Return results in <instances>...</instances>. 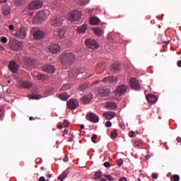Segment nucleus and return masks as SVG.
<instances>
[{"label": "nucleus", "instance_id": "f257e3e1", "mask_svg": "<svg viewBox=\"0 0 181 181\" xmlns=\"http://www.w3.org/2000/svg\"><path fill=\"white\" fill-rule=\"evenodd\" d=\"M76 60V55L71 52H64L61 57L62 64H71Z\"/></svg>", "mask_w": 181, "mask_h": 181}, {"label": "nucleus", "instance_id": "f03ea898", "mask_svg": "<svg viewBox=\"0 0 181 181\" xmlns=\"http://www.w3.org/2000/svg\"><path fill=\"white\" fill-rule=\"evenodd\" d=\"M43 6V3L40 0H36L31 3L28 7H26L24 10H23V13L24 15H28L30 11L33 9H40Z\"/></svg>", "mask_w": 181, "mask_h": 181}, {"label": "nucleus", "instance_id": "7ed1b4c3", "mask_svg": "<svg viewBox=\"0 0 181 181\" xmlns=\"http://www.w3.org/2000/svg\"><path fill=\"white\" fill-rule=\"evenodd\" d=\"M81 16V11H73L68 13L69 20L71 21V22H74L75 23H80Z\"/></svg>", "mask_w": 181, "mask_h": 181}, {"label": "nucleus", "instance_id": "20e7f679", "mask_svg": "<svg viewBox=\"0 0 181 181\" xmlns=\"http://www.w3.org/2000/svg\"><path fill=\"white\" fill-rule=\"evenodd\" d=\"M49 24L54 28H58L63 24V19H62V17L54 16L50 18Z\"/></svg>", "mask_w": 181, "mask_h": 181}, {"label": "nucleus", "instance_id": "39448f33", "mask_svg": "<svg viewBox=\"0 0 181 181\" xmlns=\"http://www.w3.org/2000/svg\"><path fill=\"white\" fill-rule=\"evenodd\" d=\"M31 33L33 34L35 40H40V39H43V37L46 36V33H45L43 30H37L35 31V29L33 28L31 30Z\"/></svg>", "mask_w": 181, "mask_h": 181}, {"label": "nucleus", "instance_id": "423d86ee", "mask_svg": "<svg viewBox=\"0 0 181 181\" xmlns=\"http://www.w3.org/2000/svg\"><path fill=\"white\" fill-rule=\"evenodd\" d=\"M46 19V13L43 11H38L36 16L34 17L33 21L35 23H41Z\"/></svg>", "mask_w": 181, "mask_h": 181}, {"label": "nucleus", "instance_id": "0eeeda50", "mask_svg": "<svg viewBox=\"0 0 181 181\" xmlns=\"http://www.w3.org/2000/svg\"><path fill=\"white\" fill-rule=\"evenodd\" d=\"M85 45H86L87 47L89 49H92V50H95V49H98V43L95 40L88 39L85 42Z\"/></svg>", "mask_w": 181, "mask_h": 181}, {"label": "nucleus", "instance_id": "6e6552de", "mask_svg": "<svg viewBox=\"0 0 181 181\" xmlns=\"http://www.w3.org/2000/svg\"><path fill=\"white\" fill-rule=\"evenodd\" d=\"M27 33L26 28H21L16 32V37H18V39H25Z\"/></svg>", "mask_w": 181, "mask_h": 181}, {"label": "nucleus", "instance_id": "1a4fd4ad", "mask_svg": "<svg viewBox=\"0 0 181 181\" xmlns=\"http://www.w3.org/2000/svg\"><path fill=\"white\" fill-rule=\"evenodd\" d=\"M127 88H128V87L127 86H125L124 84L120 85V86H117V88L115 90V94H116V95H122V94H124V93H126Z\"/></svg>", "mask_w": 181, "mask_h": 181}, {"label": "nucleus", "instance_id": "9d476101", "mask_svg": "<svg viewBox=\"0 0 181 181\" xmlns=\"http://www.w3.org/2000/svg\"><path fill=\"white\" fill-rule=\"evenodd\" d=\"M8 69L10 71L13 72V74L18 73V70H19V65L16 64V62L11 61L9 63Z\"/></svg>", "mask_w": 181, "mask_h": 181}, {"label": "nucleus", "instance_id": "9b49d317", "mask_svg": "<svg viewBox=\"0 0 181 181\" xmlns=\"http://www.w3.org/2000/svg\"><path fill=\"white\" fill-rule=\"evenodd\" d=\"M67 106L69 110H76L78 107V101L76 99H70L67 102Z\"/></svg>", "mask_w": 181, "mask_h": 181}, {"label": "nucleus", "instance_id": "f8f14e48", "mask_svg": "<svg viewBox=\"0 0 181 181\" xmlns=\"http://www.w3.org/2000/svg\"><path fill=\"white\" fill-rule=\"evenodd\" d=\"M130 86L133 90H139L141 86L139 85V82L135 78H132L130 79Z\"/></svg>", "mask_w": 181, "mask_h": 181}, {"label": "nucleus", "instance_id": "ddd939ff", "mask_svg": "<svg viewBox=\"0 0 181 181\" xmlns=\"http://www.w3.org/2000/svg\"><path fill=\"white\" fill-rule=\"evenodd\" d=\"M103 116L104 118H105L106 119H112V118H115V117H117V113H115V112H105L103 114Z\"/></svg>", "mask_w": 181, "mask_h": 181}, {"label": "nucleus", "instance_id": "4468645a", "mask_svg": "<svg viewBox=\"0 0 181 181\" xmlns=\"http://www.w3.org/2000/svg\"><path fill=\"white\" fill-rule=\"evenodd\" d=\"M146 98L150 104H155L158 101V97L155 95L148 94L146 96Z\"/></svg>", "mask_w": 181, "mask_h": 181}, {"label": "nucleus", "instance_id": "2eb2a0df", "mask_svg": "<svg viewBox=\"0 0 181 181\" xmlns=\"http://www.w3.org/2000/svg\"><path fill=\"white\" fill-rule=\"evenodd\" d=\"M42 69L44 71H46L47 73H51V74L54 73V71H56L54 66H52V65H45L42 67Z\"/></svg>", "mask_w": 181, "mask_h": 181}, {"label": "nucleus", "instance_id": "dca6fc26", "mask_svg": "<svg viewBox=\"0 0 181 181\" xmlns=\"http://www.w3.org/2000/svg\"><path fill=\"white\" fill-rule=\"evenodd\" d=\"M99 94L101 97H105L110 94V89L107 88V87L100 88L99 89Z\"/></svg>", "mask_w": 181, "mask_h": 181}, {"label": "nucleus", "instance_id": "f3484780", "mask_svg": "<svg viewBox=\"0 0 181 181\" xmlns=\"http://www.w3.org/2000/svg\"><path fill=\"white\" fill-rule=\"evenodd\" d=\"M49 52L52 54L57 53L59 50H60V46H59L57 44H52L49 47Z\"/></svg>", "mask_w": 181, "mask_h": 181}, {"label": "nucleus", "instance_id": "a211bd4d", "mask_svg": "<svg viewBox=\"0 0 181 181\" xmlns=\"http://www.w3.org/2000/svg\"><path fill=\"white\" fill-rule=\"evenodd\" d=\"M86 117L88 118L90 122H98L99 121L98 117L93 113H89Z\"/></svg>", "mask_w": 181, "mask_h": 181}, {"label": "nucleus", "instance_id": "6ab92c4d", "mask_svg": "<svg viewBox=\"0 0 181 181\" xmlns=\"http://www.w3.org/2000/svg\"><path fill=\"white\" fill-rule=\"evenodd\" d=\"M64 33H66V31L64 30V29L62 28L58 30L57 31L54 32V36H57L58 37H59V39H63Z\"/></svg>", "mask_w": 181, "mask_h": 181}, {"label": "nucleus", "instance_id": "aec40b11", "mask_svg": "<svg viewBox=\"0 0 181 181\" xmlns=\"http://www.w3.org/2000/svg\"><path fill=\"white\" fill-rule=\"evenodd\" d=\"M92 99H93V94L89 93L86 95H84L82 98V101L83 104H88V103H90V101H91Z\"/></svg>", "mask_w": 181, "mask_h": 181}, {"label": "nucleus", "instance_id": "412c9836", "mask_svg": "<svg viewBox=\"0 0 181 181\" xmlns=\"http://www.w3.org/2000/svg\"><path fill=\"white\" fill-rule=\"evenodd\" d=\"M105 108L107 110H115L117 108V104L112 101L107 102Z\"/></svg>", "mask_w": 181, "mask_h": 181}, {"label": "nucleus", "instance_id": "4be33fe9", "mask_svg": "<svg viewBox=\"0 0 181 181\" xmlns=\"http://www.w3.org/2000/svg\"><path fill=\"white\" fill-rule=\"evenodd\" d=\"M86 30H87V24H83L77 28V33H79V35H84Z\"/></svg>", "mask_w": 181, "mask_h": 181}, {"label": "nucleus", "instance_id": "5701e85b", "mask_svg": "<svg viewBox=\"0 0 181 181\" xmlns=\"http://www.w3.org/2000/svg\"><path fill=\"white\" fill-rule=\"evenodd\" d=\"M26 64L27 66H28L29 67L33 68L35 67L36 66V59L31 58V59H28L26 61Z\"/></svg>", "mask_w": 181, "mask_h": 181}, {"label": "nucleus", "instance_id": "b1692460", "mask_svg": "<svg viewBox=\"0 0 181 181\" xmlns=\"http://www.w3.org/2000/svg\"><path fill=\"white\" fill-rule=\"evenodd\" d=\"M19 86L23 88H30V87H32V83L27 81H20Z\"/></svg>", "mask_w": 181, "mask_h": 181}, {"label": "nucleus", "instance_id": "393cba45", "mask_svg": "<svg viewBox=\"0 0 181 181\" xmlns=\"http://www.w3.org/2000/svg\"><path fill=\"white\" fill-rule=\"evenodd\" d=\"M2 13L4 16H8L11 13V8L8 6H4L2 9Z\"/></svg>", "mask_w": 181, "mask_h": 181}, {"label": "nucleus", "instance_id": "a878e982", "mask_svg": "<svg viewBox=\"0 0 181 181\" xmlns=\"http://www.w3.org/2000/svg\"><path fill=\"white\" fill-rule=\"evenodd\" d=\"M100 19L96 16H93L90 18V25H98L100 23Z\"/></svg>", "mask_w": 181, "mask_h": 181}, {"label": "nucleus", "instance_id": "bb28decb", "mask_svg": "<svg viewBox=\"0 0 181 181\" xmlns=\"http://www.w3.org/2000/svg\"><path fill=\"white\" fill-rule=\"evenodd\" d=\"M69 175V173L67 171H64L62 174L58 177L59 180L63 181L67 176Z\"/></svg>", "mask_w": 181, "mask_h": 181}, {"label": "nucleus", "instance_id": "cd10ccee", "mask_svg": "<svg viewBox=\"0 0 181 181\" xmlns=\"http://www.w3.org/2000/svg\"><path fill=\"white\" fill-rule=\"evenodd\" d=\"M59 98H60V100H62V101H67V100H69V95H67V93H64L59 95Z\"/></svg>", "mask_w": 181, "mask_h": 181}, {"label": "nucleus", "instance_id": "c85d7f7f", "mask_svg": "<svg viewBox=\"0 0 181 181\" xmlns=\"http://www.w3.org/2000/svg\"><path fill=\"white\" fill-rule=\"evenodd\" d=\"M93 32L98 36H101V35H103V30H101L100 28H93Z\"/></svg>", "mask_w": 181, "mask_h": 181}, {"label": "nucleus", "instance_id": "c756f323", "mask_svg": "<svg viewBox=\"0 0 181 181\" xmlns=\"http://www.w3.org/2000/svg\"><path fill=\"white\" fill-rule=\"evenodd\" d=\"M144 144V141L141 140V139H136L134 141V146H136L137 148L141 146Z\"/></svg>", "mask_w": 181, "mask_h": 181}, {"label": "nucleus", "instance_id": "7c9ffc66", "mask_svg": "<svg viewBox=\"0 0 181 181\" xmlns=\"http://www.w3.org/2000/svg\"><path fill=\"white\" fill-rule=\"evenodd\" d=\"M81 70H83V69H81L80 71L79 70H77V69H74L73 71H72V76L74 77H77L78 76V74L83 73V71H81Z\"/></svg>", "mask_w": 181, "mask_h": 181}, {"label": "nucleus", "instance_id": "2f4dec72", "mask_svg": "<svg viewBox=\"0 0 181 181\" xmlns=\"http://www.w3.org/2000/svg\"><path fill=\"white\" fill-rule=\"evenodd\" d=\"M111 70H113V71H118L119 70V64H114L111 67Z\"/></svg>", "mask_w": 181, "mask_h": 181}, {"label": "nucleus", "instance_id": "473e14b6", "mask_svg": "<svg viewBox=\"0 0 181 181\" xmlns=\"http://www.w3.org/2000/svg\"><path fill=\"white\" fill-rule=\"evenodd\" d=\"M170 180L171 181H179V180H180V177H179L178 175H174L170 177Z\"/></svg>", "mask_w": 181, "mask_h": 181}, {"label": "nucleus", "instance_id": "72a5a7b5", "mask_svg": "<svg viewBox=\"0 0 181 181\" xmlns=\"http://www.w3.org/2000/svg\"><path fill=\"white\" fill-rule=\"evenodd\" d=\"M23 46V45H22V42H16L15 47H16V50H21V49H22Z\"/></svg>", "mask_w": 181, "mask_h": 181}, {"label": "nucleus", "instance_id": "f704fd0d", "mask_svg": "<svg viewBox=\"0 0 181 181\" xmlns=\"http://www.w3.org/2000/svg\"><path fill=\"white\" fill-rule=\"evenodd\" d=\"M115 81V78L114 77H109V78H104V79L103 80V81L104 82H112Z\"/></svg>", "mask_w": 181, "mask_h": 181}, {"label": "nucleus", "instance_id": "c9c22d12", "mask_svg": "<svg viewBox=\"0 0 181 181\" xmlns=\"http://www.w3.org/2000/svg\"><path fill=\"white\" fill-rule=\"evenodd\" d=\"M87 87H88V85H87L86 83H83V85H81L79 86V90L81 91H84V90H87Z\"/></svg>", "mask_w": 181, "mask_h": 181}, {"label": "nucleus", "instance_id": "e433bc0d", "mask_svg": "<svg viewBox=\"0 0 181 181\" xmlns=\"http://www.w3.org/2000/svg\"><path fill=\"white\" fill-rule=\"evenodd\" d=\"M5 115V110L4 108L0 107V121H2V118H4Z\"/></svg>", "mask_w": 181, "mask_h": 181}, {"label": "nucleus", "instance_id": "4c0bfd02", "mask_svg": "<svg viewBox=\"0 0 181 181\" xmlns=\"http://www.w3.org/2000/svg\"><path fill=\"white\" fill-rule=\"evenodd\" d=\"M103 177V173L102 172H98L95 174V179L97 180V179H101Z\"/></svg>", "mask_w": 181, "mask_h": 181}, {"label": "nucleus", "instance_id": "58836bf2", "mask_svg": "<svg viewBox=\"0 0 181 181\" xmlns=\"http://www.w3.org/2000/svg\"><path fill=\"white\" fill-rule=\"evenodd\" d=\"M118 136V134L117 133V130H113L111 132V137L113 138V139H115V138Z\"/></svg>", "mask_w": 181, "mask_h": 181}, {"label": "nucleus", "instance_id": "ea45409f", "mask_svg": "<svg viewBox=\"0 0 181 181\" xmlns=\"http://www.w3.org/2000/svg\"><path fill=\"white\" fill-rule=\"evenodd\" d=\"M129 136L130 138H135V136H136V132H134V131H130V132H129Z\"/></svg>", "mask_w": 181, "mask_h": 181}, {"label": "nucleus", "instance_id": "a19ab883", "mask_svg": "<svg viewBox=\"0 0 181 181\" xmlns=\"http://www.w3.org/2000/svg\"><path fill=\"white\" fill-rule=\"evenodd\" d=\"M104 177H105L106 179H107V180L109 181H112L114 180V177H112V176L110 175H103Z\"/></svg>", "mask_w": 181, "mask_h": 181}, {"label": "nucleus", "instance_id": "79ce46f5", "mask_svg": "<svg viewBox=\"0 0 181 181\" xmlns=\"http://www.w3.org/2000/svg\"><path fill=\"white\" fill-rule=\"evenodd\" d=\"M116 163L118 166H121V165H122L124 163V160H122V158H120V159L116 160Z\"/></svg>", "mask_w": 181, "mask_h": 181}, {"label": "nucleus", "instance_id": "37998d69", "mask_svg": "<svg viewBox=\"0 0 181 181\" xmlns=\"http://www.w3.org/2000/svg\"><path fill=\"white\" fill-rule=\"evenodd\" d=\"M40 98V95L35 94L32 95L33 100H39Z\"/></svg>", "mask_w": 181, "mask_h": 181}, {"label": "nucleus", "instance_id": "c03bdc74", "mask_svg": "<svg viewBox=\"0 0 181 181\" xmlns=\"http://www.w3.org/2000/svg\"><path fill=\"white\" fill-rule=\"evenodd\" d=\"M95 139H97V134H93L91 141L92 142H93V144H97V142L95 141Z\"/></svg>", "mask_w": 181, "mask_h": 181}, {"label": "nucleus", "instance_id": "a18cd8bd", "mask_svg": "<svg viewBox=\"0 0 181 181\" xmlns=\"http://www.w3.org/2000/svg\"><path fill=\"white\" fill-rule=\"evenodd\" d=\"M105 127L106 128H110V127H112V123H111L110 121H107L105 123Z\"/></svg>", "mask_w": 181, "mask_h": 181}, {"label": "nucleus", "instance_id": "49530a36", "mask_svg": "<svg viewBox=\"0 0 181 181\" xmlns=\"http://www.w3.org/2000/svg\"><path fill=\"white\" fill-rule=\"evenodd\" d=\"M1 43H6L8 42V38L6 37H2L1 40Z\"/></svg>", "mask_w": 181, "mask_h": 181}, {"label": "nucleus", "instance_id": "de8ad7c7", "mask_svg": "<svg viewBox=\"0 0 181 181\" xmlns=\"http://www.w3.org/2000/svg\"><path fill=\"white\" fill-rule=\"evenodd\" d=\"M103 166H105V168H111V164H110V162H105Z\"/></svg>", "mask_w": 181, "mask_h": 181}, {"label": "nucleus", "instance_id": "09e8293b", "mask_svg": "<svg viewBox=\"0 0 181 181\" xmlns=\"http://www.w3.org/2000/svg\"><path fill=\"white\" fill-rule=\"evenodd\" d=\"M158 173H153L152 174L153 179H158Z\"/></svg>", "mask_w": 181, "mask_h": 181}, {"label": "nucleus", "instance_id": "8fccbe9b", "mask_svg": "<svg viewBox=\"0 0 181 181\" xmlns=\"http://www.w3.org/2000/svg\"><path fill=\"white\" fill-rule=\"evenodd\" d=\"M69 122L67 120H64V127H68L69 126Z\"/></svg>", "mask_w": 181, "mask_h": 181}, {"label": "nucleus", "instance_id": "3c124183", "mask_svg": "<svg viewBox=\"0 0 181 181\" xmlns=\"http://www.w3.org/2000/svg\"><path fill=\"white\" fill-rule=\"evenodd\" d=\"M25 0H18V5H23Z\"/></svg>", "mask_w": 181, "mask_h": 181}, {"label": "nucleus", "instance_id": "603ef678", "mask_svg": "<svg viewBox=\"0 0 181 181\" xmlns=\"http://www.w3.org/2000/svg\"><path fill=\"white\" fill-rule=\"evenodd\" d=\"M39 181H46V179L45 178V177H40L39 178Z\"/></svg>", "mask_w": 181, "mask_h": 181}, {"label": "nucleus", "instance_id": "864d4df0", "mask_svg": "<svg viewBox=\"0 0 181 181\" xmlns=\"http://www.w3.org/2000/svg\"><path fill=\"white\" fill-rule=\"evenodd\" d=\"M119 181H127V177H122L119 180Z\"/></svg>", "mask_w": 181, "mask_h": 181}, {"label": "nucleus", "instance_id": "5fc2aeb1", "mask_svg": "<svg viewBox=\"0 0 181 181\" xmlns=\"http://www.w3.org/2000/svg\"><path fill=\"white\" fill-rule=\"evenodd\" d=\"M178 67H181V60H179L177 63Z\"/></svg>", "mask_w": 181, "mask_h": 181}, {"label": "nucleus", "instance_id": "6e6d98bb", "mask_svg": "<svg viewBox=\"0 0 181 181\" xmlns=\"http://www.w3.org/2000/svg\"><path fill=\"white\" fill-rule=\"evenodd\" d=\"M8 28L10 30H13V25H10Z\"/></svg>", "mask_w": 181, "mask_h": 181}, {"label": "nucleus", "instance_id": "4d7b16f0", "mask_svg": "<svg viewBox=\"0 0 181 181\" xmlns=\"http://www.w3.org/2000/svg\"><path fill=\"white\" fill-rule=\"evenodd\" d=\"M6 2H8V0L0 1V4H6Z\"/></svg>", "mask_w": 181, "mask_h": 181}, {"label": "nucleus", "instance_id": "13d9d810", "mask_svg": "<svg viewBox=\"0 0 181 181\" xmlns=\"http://www.w3.org/2000/svg\"><path fill=\"white\" fill-rule=\"evenodd\" d=\"M46 177H48V179H50V177H52V175L46 174Z\"/></svg>", "mask_w": 181, "mask_h": 181}, {"label": "nucleus", "instance_id": "bf43d9fd", "mask_svg": "<svg viewBox=\"0 0 181 181\" xmlns=\"http://www.w3.org/2000/svg\"><path fill=\"white\" fill-rule=\"evenodd\" d=\"M58 128H59V129H62V128H63V124H59V125L58 126Z\"/></svg>", "mask_w": 181, "mask_h": 181}, {"label": "nucleus", "instance_id": "052dcab7", "mask_svg": "<svg viewBox=\"0 0 181 181\" xmlns=\"http://www.w3.org/2000/svg\"><path fill=\"white\" fill-rule=\"evenodd\" d=\"M68 142H73V138L70 137L68 140Z\"/></svg>", "mask_w": 181, "mask_h": 181}, {"label": "nucleus", "instance_id": "680f3d73", "mask_svg": "<svg viewBox=\"0 0 181 181\" xmlns=\"http://www.w3.org/2000/svg\"><path fill=\"white\" fill-rule=\"evenodd\" d=\"M63 88H69V85L66 84L63 86Z\"/></svg>", "mask_w": 181, "mask_h": 181}, {"label": "nucleus", "instance_id": "e2e57ef3", "mask_svg": "<svg viewBox=\"0 0 181 181\" xmlns=\"http://www.w3.org/2000/svg\"><path fill=\"white\" fill-rule=\"evenodd\" d=\"M84 128H85L84 124H81V129H84Z\"/></svg>", "mask_w": 181, "mask_h": 181}, {"label": "nucleus", "instance_id": "0e129e2a", "mask_svg": "<svg viewBox=\"0 0 181 181\" xmlns=\"http://www.w3.org/2000/svg\"><path fill=\"white\" fill-rule=\"evenodd\" d=\"M177 142H180V141H181L180 137H177Z\"/></svg>", "mask_w": 181, "mask_h": 181}, {"label": "nucleus", "instance_id": "69168bd1", "mask_svg": "<svg viewBox=\"0 0 181 181\" xmlns=\"http://www.w3.org/2000/svg\"><path fill=\"white\" fill-rule=\"evenodd\" d=\"M68 132H69V130H67V129H65V130L64 131V134H68Z\"/></svg>", "mask_w": 181, "mask_h": 181}, {"label": "nucleus", "instance_id": "338daca9", "mask_svg": "<svg viewBox=\"0 0 181 181\" xmlns=\"http://www.w3.org/2000/svg\"><path fill=\"white\" fill-rule=\"evenodd\" d=\"M69 161V158H64V162H68Z\"/></svg>", "mask_w": 181, "mask_h": 181}, {"label": "nucleus", "instance_id": "774afa93", "mask_svg": "<svg viewBox=\"0 0 181 181\" xmlns=\"http://www.w3.org/2000/svg\"><path fill=\"white\" fill-rule=\"evenodd\" d=\"M100 181H107V180H105V179H104V178H102V179L100 180Z\"/></svg>", "mask_w": 181, "mask_h": 181}]
</instances>
